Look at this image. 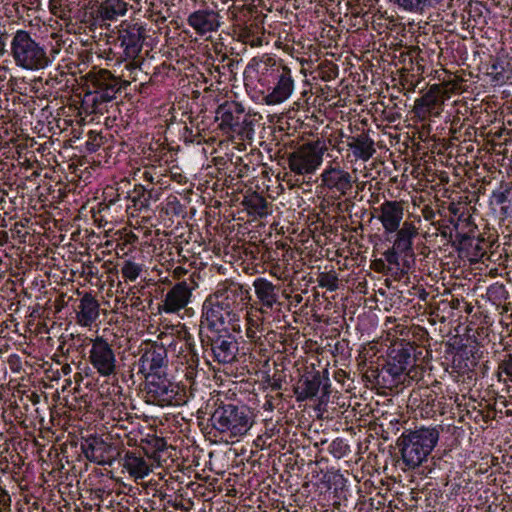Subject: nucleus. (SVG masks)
Listing matches in <instances>:
<instances>
[{"mask_svg":"<svg viewBox=\"0 0 512 512\" xmlns=\"http://www.w3.org/2000/svg\"><path fill=\"white\" fill-rule=\"evenodd\" d=\"M459 305H460V300L459 299H453L451 301V305L450 306L453 309H457V308H459Z\"/></svg>","mask_w":512,"mask_h":512,"instance_id":"052dcab7","label":"nucleus"},{"mask_svg":"<svg viewBox=\"0 0 512 512\" xmlns=\"http://www.w3.org/2000/svg\"><path fill=\"white\" fill-rule=\"evenodd\" d=\"M244 109L234 101H225L216 109L215 120L219 122V128L226 132H236L241 140L253 144L254 139V118L252 115H245L242 123L239 119Z\"/></svg>","mask_w":512,"mask_h":512,"instance_id":"423d86ee","label":"nucleus"},{"mask_svg":"<svg viewBox=\"0 0 512 512\" xmlns=\"http://www.w3.org/2000/svg\"><path fill=\"white\" fill-rule=\"evenodd\" d=\"M320 187L331 192L336 199L348 195L353 188V177L339 164L330 163L320 175Z\"/></svg>","mask_w":512,"mask_h":512,"instance_id":"2eb2a0df","label":"nucleus"},{"mask_svg":"<svg viewBox=\"0 0 512 512\" xmlns=\"http://www.w3.org/2000/svg\"><path fill=\"white\" fill-rule=\"evenodd\" d=\"M273 212L272 201H267L258 195V229L266 225L269 226V231L275 225V218H271Z\"/></svg>","mask_w":512,"mask_h":512,"instance_id":"f704fd0d","label":"nucleus"},{"mask_svg":"<svg viewBox=\"0 0 512 512\" xmlns=\"http://www.w3.org/2000/svg\"><path fill=\"white\" fill-rule=\"evenodd\" d=\"M64 375H68L71 372V367L69 364H65L61 368Z\"/></svg>","mask_w":512,"mask_h":512,"instance_id":"bf43d9fd","label":"nucleus"},{"mask_svg":"<svg viewBox=\"0 0 512 512\" xmlns=\"http://www.w3.org/2000/svg\"><path fill=\"white\" fill-rule=\"evenodd\" d=\"M75 311L77 324L89 327L99 318L100 304L91 293L86 292L79 300Z\"/></svg>","mask_w":512,"mask_h":512,"instance_id":"4be33fe9","label":"nucleus"},{"mask_svg":"<svg viewBox=\"0 0 512 512\" xmlns=\"http://www.w3.org/2000/svg\"><path fill=\"white\" fill-rule=\"evenodd\" d=\"M258 83L267 90L258 91L264 95L267 105H275L286 100L293 91L290 71L268 54L258 61Z\"/></svg>","mask_w":512,"mask_h":512,"instance_id":"f257e3e1","label":"nucleus"},{"mask_svg":"<svg viewBox=\"0 0 512 512\" xmlns=\"http://www.w3.org/2000/svg\"><path fill=\"white\" fill-rule=\"evenodd\" d=\"M143 266L132 260H125L121 266V274L126 282L135 281L142 273Z\"/></svg>","mask_w":512,"mask_h":512,"instance_id":"58836bf2","label":"nucleus"},{"mask_svg":"<svg viewBox=\"0 0 512 512\" xmlns=\"http://www.w3.org/2000/svg\"><path fill=\"white\" fill-rule=\"evenodd\" d=\"M322 392H323V395H328L329 394V388H330V384H329V379L328 378H325V383L322 382Z\"/></svg>","mask_w":512,"mask_h":512,"instance_id":"13d9d810","label":"nucleus"},{"mask_svg":"<svg viewBox=\"0 0 512 512\" xmlns=\"http://www.w3.org/2000/svg\"><path fill=\"white\" fill-rule=\"evenodd\" d=\"M153 190H148L141 184L135 185L132 191L126 192V198L130 199L137 210L148 209L152 199Z\"/></svg>","mask_w":512,"mask_h":512,"instance_id":"473e14b6","label":"nucleus"},{"mask_svg":"<svg viewBox=\"0 0 512 512\" xmlns=\"http://www.w3.org/2000/svg\"><path fill=\"white\" fill-rule=\"evenodd\" d=\"M82 450L88 460L98 465L111 466L121 455L114 443L100 437L86 439Z\"/></svg>","mask_w":512,"mask_h":512,"instance_id":"f3484780","label":"nucleus"},{"mask_svg":"<svg viewBox=\"0 0 512 512\" xmlns=\"http://www.w3.org/2000/svg\"><path fill=\"white\" fill-rule=\"evenodd\" d=\"M122 466L134 479H143L151 472V465L141 454V452L125 451L124 456L120 458Z\"/></svg>","mask_w":512,"mask_h":512,"instance_id":"5701e85b","label":"nucleus"},{"mask_svg":"<svg viewBox=\"0 0 512 512\" xmlns=\"http://www.w3.org/2000/svg\"><path fill=\"white\" fill-rule=\"evenodd\" d=\"M410 13H423L425 10L434 9L441 5L444 0H389Z\"/></svg>","mask_w":512,"mask_h":512,"instance_id":"2f4dec72","label":"nucleus"},{"mask_svg":"<svg viewBox=\"0 0 512 512\" xmlns=\"http://www.w3.org/2000/svg\"><path fill=\"white\" fill-rule=\"evenodd\" d=\"M498 371L503 372L508 377L512 378V353L505 355V357L499 362Z\"/></svg>","mask_w":512,"mask_h":512,"instance_id":"49530a36","label":"nucleus"},{"mask_svg":"<svg viewBox=\"0 0 512 512\" xmlns=\"http://www.w3.org/2000/svg\"><path fill=\"white\" fill-rule=\"evenodd\" d=\"M258 147V166H268V161L272 162L278 154V143L271 140L269 143L262 141Z\"/></svg>","mask_w":512,"mask_h":512,"instance_id":"e433bc0d","label":"nucleus"},{"mask_svg":"<svg viewBox=\"0 0 512 512\" xmlns=\"http://www.w3.org/2000/svg\"><path fill=\"white\" fill-rule=\"evenodd\" d=\"M488 75L496 84H504L512 78V68L504 59H496L491 65Z\"/></svg>","mask_w":512,"mask_h":512,"instance_id":"72a5a7b5","label":"nucleus"},{"mask_svg":"<svg viewBox=\"0 0 512 512\" xmlns=\"http://www.w3.org/2000/svg\"><path fill=\"white\" fill-rule=\"evenodd\" d=\"M449 210L452 211V213H456V209L455 208H452V207H449Z\"/></svg>","mask_w":512,"mask_h":512,"instance_id":"774afa93","label":"nucleus"},{"mask_svg":"<svg viewBox=\"0 0 512 512\" xmlns=\"http://www.w3.org/2000/svg\"><path fill=\"white\" fill-rule=\"evenodd\" d=\"M450 222L453 224V230L455 231V241L452 242L455 249L466 245L467 241L476 233V226L471 222L470 216L460 215L456 221L451 219Z\"/></svg>","mask_w":512,"mask_h":512,"instance_id":"cd10ccee","label":"nucleus"},{"mask_svg":"<svg viewBox=\"0 0 512 512\" xmlns=\"http://www.w3.org/2000/svg\"><path fill=\"white\" fill-rule=\"evenodd\" d=\"M187 358L188 371L186 372L187 377H192L194 373V368L198 365V356L197 354L189 347L188 354L185 356Z\"/></svg>","mask_w":512,"mask_h":512,"instance_id":"de8ad7c7","label":"nucleus"},{"mask_svg":"<svg viewBox=\"0 0 512 512\" xmlns=\"http://www.w3.org/2000/svg\"><path fill=\"white\" fill-rule=\"evenodd\" d=\"M188 24L198 33L206 34L217 30L220 25L219 15L212 10H198L190 14Z\"/></svg>","mask_w":512,"mask_h":512,"instance_id":"b1692460","label":"nucleus"},{"mask_svg":"<svg viewBox=\"0 0 512 512\" xmlns=\"http://www.w3.org/2000/svg\"><path fill=\"white\" fill-rule=\"evenodd\" d=\"M256 72V68L249 64L247 66V68L245 69L244 71V81H245V85L246 86H249V83L253 82V78H254V73Z\"/></svg>","mask_w":512,"mask_h":512,"instance_id":"603ef678","label":"nucleus"},{"mask_svg":"<svg viewBox=\"0 0 512 512\" xmlns=\"http://www.w3.org/2000/svg\"><path fill=\"white\" fill-rule=\"evenodd\" d=\"M326 149L320 141L300 145L287 155L290 173L304 181L305 177L313 175L321 166Z\"/></svg>","mask_w":512,"mask_h":512,"instance_id":"0eeeda50","label":"nucleus"},{"mask_svg":"<svg viewBox=\"0 0 512 512\" xmlns=\"http://www.w3.org/2000/svg\"><path fill=\"white\" fill-rule=\"evenodd\" d=\"M10 39L8 32L0 28V58L9 53Z\"/></svg>","mask_w":512,"mask_h":512,"instance_id":"c03bdc74","label":"nucleus"},{"mask_svg":"<svg viewBox=\"0 0 512 512\" xmlns=\"http://www.w3.org/2000/svg\"><path fill=\"white\" fill-rule=\"evenodd\" d=\"M102 137L94 132L89 133V140L86 143L87 150L95 152L101 146Z\"/></svg>","mask_w":512,"mask_h":512,"instance_id":"09e8293b","label":"nucleus"},{"mask_svg":"<svg viewBox=\"0 0 512 512\" xmlns=\"http://www.w3.org/2000/svg\"><path fill=\"white\" fill-rule=\"evenodd\" d=\"M192 287L181 281L175 284L165 295L162 310L165 313H176L185 308L190 301Z\"/></svg>","mask_w":512,"mask_h":512,"instance_id":"412c9836","label":"nucleus"},{"mask_svg":"<svg viewBox=\"0 0 512 512\" xmlns=\"http://www.w3.org/2000/svg\"><path fill=\"white\" fill-rule=\"evenodd\" d=\"M505 199H506V196H505L503 193H501V194L498 196L497 202H498V203H503V202L505 201Z\"/></svg>","mask_w":512,"mask_h":512,"instance_id":"e2e57ef3","label":"nucleus"},{"mask_svg":"<svg viewBox=\"0 0 512 512\" xmlns=\"http://www.w3.org/2000/svg\"><path fill=\"white\" fill-rule=\"evenodd\" d=\"M127 12V4L121 0H105L97 9V16L103 21H113Z\"/></svg>","mask_w":512,"mask_h":512,"instance_id":"c756f323","label":"nucleus"},{"mask_svg":"<svg viewBox=\"0 0 512 512\" xmlns=\"http://www.w3.org/2000/svg\"><path fill=\"white\" fill-rule=\"evenodd\" d=\"M323 379L324 377L318 371L303 377L295 388L296 399L304 401L315 397L320 390Z\"/></svg>","mask_w":512,"mask_h":512,"instance_id":"a878e982","label":"nucleus"},{"mask_svg":"<svg viewBox=\"0 0 512 512\" xmlns=\"http://www.w3.org/2000/svg\"><path fill=\"white\" fill-rule=\"evenodd\" d=\"M317 282L320 287L330 291H335L338 288V277L335 271L320 273Z\"/></svg>","mask_w":512,"mask_h":512,"instance_id":"a19ab883","label":"nucleus"},{"mask_svg":"<svg viewBox=\"0 0 512 512\" xmlns=\"http://www.w3.org/2000/svg\"><path fill=\"white\" fill-rule=\"evenodd\" d=\"M147 402L159 406H178L185 402L184 394L177 384L170 381L165 373L153 374L145 379Z\"/></svg>","mask_w":512,"mask_h":512,"instance_id":"6e6552de","label":"nucleus"},{"mask_svg":"<svg viewBox=\"0 0 512 512\" xmlns=\"http://www.w3.org/2000/svg\"><path fill=\"white\" fill-rule=\"evenodd\" d=\"M374 140L367 132L347 138V147L352 150L356 160L368 161L376 153Z\"/></svg>","mask_w":512,"mask_h":512,"instance_id":"393cba45","label":"nucleus"},{"mask_svg":"<svg viewBox=\"0 0 512 512\" xmlns=\"http://www.w3.org/2000/svg\"><path fill=\"white\" fill-rule=\"evenodd\" d=\"M253 236L244 245V258L242 261V269L248 275H254L256 273V264L254 263L255 255L254 248L255 244L252 242Z\"/></svg>","mask_w":512,"mask_h":512,"instance_id":"4c0bfd02","label":"nucleus"},{"mask_svg":"<svg viewBox=\"0 0 512 512\" xmlns=\"http://www.w3.org/2000/svg\"><path fill=\"white\" fill-rule=\"evenodd\" d=\"M274 286L265 279L258 278V311L266 313L268 309H271L273 304L276 302L277 295L274 291Z\"/></svg>","mask_w":512,"mask_h":512,"instance_id":"7c9ffc66","label":"nucleus"},{"mask_svg":"<svg viewBox=\"0 0 512 512\" xmlns=\"http://www.w3.org/2000/svg\"><path fill=\"white\" fill-rule=\"evenodd\" d=\"M376 218L380 221L386 235L393 234L402 226L404 202L386 200L377 209Z\"/></svg>","mask_w":512,"mask_h":512,"instance_id":"6ab92c4d","label":"nucleus"},{"mask_svg":"<svg viewBox=\"0 0 512 512\" xmlns=\"http://www.w3.org/2000/svg\"><path fill=\"white\" fill-rule=\"evenodd\" d=\"M87 88L90 90L86 97L92 101L90 113H96L98 105L107 103L116 98L121 90V82L111 71L103 68L93 67L84 76Z\"/></svg>","mask_w":512,"mask_h":512,"instance_id":"39448f33","label":"nucleus"},{"mask_svg":"<svg viewBox=\"0 0 512 512\" xmlns=\"http://www.w3.org/2000/svg\"><path fill=\"white\" fill-rule=\"evenodd\" d=\"M436 85L441 88V92H443L445 100L450 98L451 94L458 92L461 86L458 80L444 81L443 83Z\"/></svg>","mask_w":512,"mask_h":512,"instance_id":"37998d69","label":"nucleus"},{"mask_svg":"<svg viewBox=\"0 0 512 512\" xmlns=\"http://www.w3.org/2000/svg\"><path fill=\"white\" fill-rule=\"evenodd\" d=\"M145 31V28L139 23L127 21L122 22L119 27L118 40L123 48L124 59L130 61L126 67L132 72L140 69V62L137 61V58L142 51Z\"/></svg>","mask_w":512,"mask_h":512,"instance_id":"9d476101","label":"nucleus"},{"mask_svg":"<svg viewBox=\"0 0 512 512\" xmlns=\"http://www.w3.org/2000/svg\"><path fill=\"white\" fill-rule=\"evenodd\" d=\"M438 439L439 431L436 428L422 427L402 433L397 446L405 465L404 470L419 467L436 446Z\"/></svg>","mask_w":512,"mask_h":512,"instance_id":"20e7f679","label":"nucleus"},{"mask_svg":"<svg viewBox=\"0 0 512 512\" xmlns=\"http://www.w3.org/2000/svg\"><path fill=\"white\" fill-rule=\"evenodd\" d=\"M144 180L152 183L154 180L153 173L150 170H144L141 176Z\"/></svg>","mask_w":512,"mask_h":512,"instance_id":"4d7b16f0","label":"nucleus"},{"mask_svg":"<svg viewBox=\"0 0 512 512\" xmlns=\"http://www.w3.org/2000/svg\"><path fill=\"white\" fill-rule=\"evenodd\" d=\"M138 373L145 379L153 374H163L167 366V351L162 345L148 343L140 349V357L136 363Z\"/></svg>","mask_w":512,"mask_h":512,"instance_id":"dca6fc26","label":"nucleus"},{"mask_svg":"<svg viewBox=\"0 0 512 512\" xmlns=\"http://www.w3.org/2000/svg\"><path fill=\"white\" fill-rule=\"evenodd\" d=\"M10 496L0 487V512H9Z\"/></svg>","mask_w":512,"mask_h":512,"instance_id":"3c124183","label":"nucleus"},{"mask_svg":"<svg viewBox=\"0 0 512 512\" xmlns=\"http://www.w3.org/2000/svg\"><path fill=\"white\" fill-rule=\"evenodd\" d=\"M9 55L15 65L23 70L37 71L51 63L46 48L42 46L31 32L18 29L10 39Z\"/></svg>","mask_w":512,"mask_h":512,"instance_id":"7ed1b4c3","label":"nucleus"},{"mask_svg":"<svg viewBox=\"0 0 512 512\" xmlns=\"http://www.w3.org/2000/svg\"><path fill=\"white\" fill-rule=\"evenodd\" d=\"M387 371L389 374H391L394 378L399 377L401 374L405 373V366L398 365L395 361H390L387 364Z\"/></svg>","mask_w":512,"mask_h":512,"instance_id":"8fccbe9b","label":"nucleus"},{"mask_svg":"<svg viewBox=\"0 0 512 512\" xmlns=\"http://www.w3.org/2000/svg\"><path fill=\"white\" fill-rule=\"evenodd\" d=\"M444 102L441 88L434 84L421 98L415 101L414 112L421 119L428 116L438 117L442 112Z\"/></svg>","mask_w":512,"mask_h":512,"instance_id":"aec40b11","label":"nucleus"},{"mask_svg":"<svg viewBox=\"0 0 512 512\" xmlns=\"http://www.w3.org/2000/svg\"><path fill=\"white\" fill-rule=\"evenodd\" d=\"M262 168H263V170H262V172H261V173H262V175H263L264 177H268L269 171L267 170V166H265V167H264V166H262Z\"/></svg>","mask_w":512,"mask_h":512,"instance_id":"69168bd1","label":"nucleus"},{"mask_svg":"<svg viewBox=\"0 0 512 512\" xmlns=\"http://www.w3.org/2000/svg\"><path fill=\"white\" fill-rule=\"evenodd\" d=\"M261 382L264 389L271 388L272 391H279L281 389V371L277 368L276 363L270 362L269 359H265L261 370Z\"/></svg>","mask_w":512,"mask_h":512,"instance_id":"c85d7f7f","label":"nucleus"},{"mask_svg":"<svg viewBox=\"0 0 512 512\" xmlns=\"http://www.w3.org/2000/svg\"><path fill=\"white\" fill-rule=\"evenodd\" d=\"M264 408L271 410L273 408V404L271 399H268L266 403L264 404Z\"/></svg>","mask_w":512,"mask_h":512,"instance_id":"680f3d73","label":"nucleus"},{"mask_svg":"<svg viewBox=\"0 0 512 512\" xmlns=\"http://www.w3.org/2000/svg\"><path fill=\"white\" fill-rule=\"evenodd\" d=\"M215 303H220L232 313L242 314L245 333L248 339L254 343L256 330L254 322V303L248 289L235 282L219 283L215 292L210 295Z\"/></svg>","mask_w":512,"mask_h":512,"instance_id":"f03ea898","label":"nucleus"},{"mask_svg":"<svg viewBox=\"0 0 512 512\" xmlns=\"http://www.w3.org/2000/svg\"><path fill=\"white\" fill-rule=\"evenodd\" d=\"M432 225H434L437 228V231L439 234L452 245V242L455 240L453 239V230L448 226L436 222H432Z\"/></svg>","mask_w":512,"mask_h":512,"instance_id":"a18cd8bd","label":"nucleus"},{"mask_svg":"<svg viewBox=\"0 0 512 512\" xmlns=\"http://www.w3.org/2000/svg\"><path fill=\"white\" fill-rule=\"evenodd\" d=\"M129 181L127 180H121L118 184H117V187H113V186H108L104 189V199L105 201L108 202V205H112V204H115L119 198H120V195L124 193V188H126L127 186H129Z\"/></svg>","mask_w":512,"mask_h":512,"instance_id":"ea45409f","label":"nucleus"},{"mask_svg":"<svg viewBox=\"0 0 512 512\" xmlns=\"http://www.w3.org/2000/svg\"><path fill=\"white\" fill-rule=\"evenodd\" d=\"M422 216L425 220L433 222L435 218V211L430 206H424L422 209Z\"/></svg>","mask_w":512,"mask_h":512,"instance_id":"5fc2aeb1","label":"nucleus"},{"mask_svg":"<svg viewBox=\"0 0 512 512\" xmlns=\"http://www.w3.org/2000/svg\"><path fill=\"white\" fill-rule=\"evenodd\" d=\"M484 246L485 240L474 235L467 241L466 245L460 246L457 250L465 251L469 256H471L472 260H478L486 254Z\"/></svg>","mask_w":512,"mask_h":512,"instance_id":"c9c22d12","label":"nucleus"},{"mask_svg":"<svg viewBox=\"0 0 512 512\" xmlns=\"http://www.w3.org/2000/svg\"><path fill=\"white\" fill-rule=\"evenodd\" d=\"M234 33L238 40L256 46V11L254 0H235Z\"/></svg>","mask_w":512,"mask_h":512,"instance_id":"ddd939ff","label":"nucleus"},{"mask_svg":"<svg viewBox=\"0 0 512 512\" xmlns=\"http://www.w3.org/2000/svg\"><path fill=\"white\" fill-rule=\"evenodd\" d=\"M207 337L216 361L228 364L235 360L238 347L234 337L229 333V329L210 331Z\"/></svg>","mask_w":512,"mask_h":512,"instance_id":"a211bd4d","label":"nucleus"},{"mask_svg":"<svg viewBox=\"0 0 512 512\" xmlns=\"http://www.w3.org/2000/svg\"><path fill=\"white\" fill-rule=\"evenodd\" d=\"M375 270L378 272H384L386 265L382 259L375 260L374 262Z\"/></svg>","mask_w":512,"mask_h":512,"instance_id":"6e6d98bb","label":"nucleus"},{"mask_svg":"<svg viewBox=\"0 0 512 512\" xmlns=\"http://www.w3.org/2000/svg\"><path fill=\"white\" fill-rule=\"evenodd\" d=\"M277 246L275 249L272 247H268L263 241L261 244L258 243V254H261V261L263 262V272L269 271L271 275L275 276L278 280L281 276V267L277 264L279 259V245L275 242Z\"/></svg>","mask_w":512,"mask_h":512,"instance_id":"bb28decb","label":"nucleus"},{"mask_svg":"<svg viewBox=\"0 0 512 512\" xmlns=\"http://www.w3.org/2000/svg\"><path fill=\"white\" fill-rule=\"evenodd\" d=\"M174 273H175L176 275H178V276H179V275H181L182 273H184V270H183V268H181V267H177V268L174 270Z\"/></svg>","mask_w":512,"mask_h":512,"instance_id":"0e129e2a","label":"nucleus"},{"mask_svg":"<svg viewBox=\"0 0 512 512\" xmlns=\"http://www.w3.org/2000/svg\"><path fill=\"white\" fill-rule=\"evenodd\" d=\"M392 360L400 366H405L406 371L409 367H413L415 363V359L411 356L409 350L407 349L398 350Z\"/></svg>","mask_w":512,"mask_h":512,"instance_id":"79ce46f5","label":"nucleus"},{"mask_svg":"<svg viewBox=\"0 0 512 512\" xmlns=\"http://www.w3.org/2000/svg\"><path fill=\"white\" fill-rule=\"evenodd\" d=\"M263 39L261 37H258L257 43L258 47L262 45Z\"/></svg>","mask_w":512,"mask_h":512,"instance_id":"338daca9","label":"nucleus"},{"mask_svg":"<svg viewBox=\"0 0 512 512\" xmlns=\"http://www.w3.org/2000/svg\"><path fill=\"white\" fill-rule=\"evenodd\" d=\"M269 488L270 484H266L265 481H263L261 484H258L259 493L264 494L265 497H269V491H265L267 489L269 490ZM258 502L265 504V501L262 499V495L258 497Z\"/></svg>","mask_w":512,"mask_h":512,"instance_id":"864d4df0","label":"nucleus"},{"mask_svg":"<svg viewBox=\"0 0 512 512\" xmlns=\"http://www.w3.org/2000/svg\"><path fill=\"white\" fill-rule=\"evenodd\" d=\"M393 244L384 253L385 260L390 265L400 266L399 259L402 257L403 266L407 258H414L413 240L418 235V228L411 221H404L402 226L395 232Z\"/></svg>","mask_w":512,"mask_h":512,"instance_id":"f8f14e48","label":"nucleus"},{"mask_svg":"<svg viewBox=\"0 0 512 512\" xmlns=\"http://www.w3.org/2000/svg\"><path fill=\"white\" fill-rule=\"evenodd\" d=\"M89 362L102 377L116 374L117 360L112 345L103 337L92 340L89 350Z\"/></svg>","mask_w":512,"mask_h":512,"instance_id":"4468645a","label":"nucleus"},{"mask_svg":"<svg viewBox=\"0 0 512 512\" xmlns=\"http://www.w3.org/2000/svg\"><path fill=\"white\" fill-rule=\"evenodd\" d=\"M240 317H242L240 314L232 313L220 303H215V300L209 296L203 304L201 327L217 332L229 329L231 325L232 330L240 331L241 326L238 323Z\"/></svg>","mask_w":512,"mask_h":512,"instance_id":"9b49d317","label":"nucleus"},{"mask_svg":"<svg viewBox=\"0 0 512 512\" xmlns=\"http://www.w3.org/2000/svg\"><path fill=\"white\" fill-rule=\"evenodd\" d=\"M212 426L221 433L230 432L233 436L245 434L252 426V421L244 407L232 404L215 409L210 418Z\"/></svg>","mask_w":512,"mask_h":512,"instance_id":"1a4fd4ad","label":"nucleus"}]
</instances>
